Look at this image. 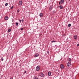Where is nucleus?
<instances>
[{
	"label": "nucleus",
	"mask_w": 79,
	"mask_h": 79,
	"mask_svg": "<svg viewBox=\"0 0 79 79\" xmlns=\"http://www.w3.org/2000/svg\"><path fill=\"white\" fill-rule=\"evenodd\" d=\"M39 76L41 77H44V74L42 73H39Z\"/></svg>",
	"instance_id": "f257e3e1"
},
{
	"label": "nucleus",
	"mask_w": 79,
	"mask_h": 79,
	"mask_svg": "<svg viewBox=\"0 0 79 79\" xmlns=\"http://www.w3.org/2000/svg\"><path fill=\"white\" fill-rule=\"evenodd\" d=\"M36 71H39V70L40 69V66H37L36 68Z\"/></svg>",
	"instance_id": "f03ea898"
},
{
	"label": "nucleus",
	"mask_w": 79,
	"mask_h": 79,
	"mask_svg": "<svg viewBox=\"0 0 79 79\" xmlns=\"http://www.w3.org/2000/svg\"><path fill=\"white\" fill-rule=\"evenodd\" d=\"M71 62H68L67 64V66L68 67H69V66H71Z\"/></svg>",
	"instance_id": "7ed1b4c3"
},
{
	"label": "nucleus",
	"mask_w": 79,
	"mask_h": 79,
	"mask_svg": "<svg viewBox=\"0 0 79 79\" xmlns=\"http://www.w3.org/2000/svg\"><path fill=\"white\" fill-rule=\"evenodd\" d=\"M22 4H23V2L22 1H20L19 2V5H20V6H21L22 5Z\"/></svg>",
	"instance_id": "20e7f679"
},
{
	"label": "nucleus",
	"mask_w": 79,
	"mask_h": 79,
	"mask_svg": "<svg viewBox=\"0 0 79 79\" xmlns=\"http://www.w3.org/2000/svg\"><path fill=\"white\" fill-rule=\"evenodd\" d=\"M39 56V54L38 53H37L35 55L34 57H35V58H36V57Z\"/></svg>",
	"instance_id": "39448f33"
},
{
	"label": "nucleus",
	"mask_w": 79,
	"mask_h": 79,
	"mask_svg": "<svg viewBox=\"0 0 79 79\" xmlns=\"http://www.w3.org/2000/svg\"><path fill=\"white\" fill-rule=\"evenodd\" d=\"M53 6H51L49 7V10L50 11H51L52 9H53Z\"/></svg>",
	"instance_id": "423d86ee"
},
{
	"label": "nucleus",
	"mask_w": 79,
	"mask_h": 79,
	"mask_svg": "<svg viewBox=\"0 0 79 79\" xmlns=\"http://www.w3.org/2000/svg\"><path fill=\"white\" fill-rule=\"evenodd\" d=\"M64 68V66H63V65L62 64L60 65V68H61V69H63Z\"/></svg>",
	"instance_id": "0eeeda50"
},
{
	"label": "nucleus",
	"mask_w": 79,
	"mask_h": 79,
	"mask_svg": "<svg viewBox=\"0 0 79 79\" xmlns=\"http://www.w3.org/2000/svg\"><path fill=\"white\" fill-rule=\"evenodd\" d=\"M77 39V35H75L74 36V39H75V40H76Z\"/></svg>",
	"instance_id": "6e6552de"
},
{
	"label": "nucleus",
	"mask_w": 79,
	"mask_h": 79,
	"mask_svg": "<svg viewBox=\"0 0 79 79\" xmlns=\"http://www.w3.org/2000/svg\"><path fill=\"white\" fill-rule=\"evenodd\" d=\"M40 17H41V18H42V17H43V14L42 13H41L40 14Z\"/></svg>",
	"instance_id": "1a4fd4ad"
},
{
	"label": "nucleus",
	"mask_w": 79,
	"mask_h": 79,
	"mask_svg": "<svg viewBox=\"0 0 79 79\" xmlns=\"http://www.w3.org/2000/svg\"><path fill=\"white\" fill-rule=\"evenodd\" d=\"M5 19L6 20V21H7V20H8V17L7 16H6L5 17Z\"/></svg>",
	"instance_id": "9d476101"
},
{
	"label": "nucleus",
	"mask_w": 79,
	"mask_h": 79,
	"mask_svg": "<svg viewBox=\"0 0 79 79\" xmlns=\"http://www.w3.org/2000/svg\"><path fill=\"white\" fill-rule=\"evenodd\" d=\"M48 76H51V72H49L48 73Z\"/></svg>",
	"instance_id": "9b49d317"
},
{
	"label": "nucleus",
	"mask_w": 79,
	"mask_h": 79,
	"mask_svg": "<svg viewBox=\"0 0 79 79\" xmlns=\"http://www.w3.org/2000/svg\"><path fill=\"white\" fill-rule=\"evenodd\" d=\"M33 78V79H40L39 78H37V76L34 77Z\"/></svg>",
	"instance_id": "f8f14e48"
},
{
	"label": "nucleus",
	"mask_w": 79,
	"mask_h": 79,
	"mask_svg": "<svg viewBox=\"0 0 79 79\" xmlns=\"http://www.w3.org/2000/svg\"><path fill=\"white\" fill-rule=\"evenodd\" d=\"M60 9H63V6L60 5Z\"/></svg>",
	"instance_id": "ddd939ff"
},
{
	"label": "nucleus",
	"mask_w": 79,
	"mask_h": 79,
	"mask_svg": "<svg viewBox=\"0 0 79 79\" xmlns=\"http://www.w3.org/2000/svg\"><path fill=\"white\" fill-rule=\"evenodd\" d=\"M68 60H69V62H70V63H71V61H72L71 59L70 58H69L68 59Z\"/></svg>",
	"instance_id": "4468645a"
},
{
	"label": "nucleus",
	"mask_w": 79,
	"mask_h": 79,
	"mask_svg": "<svg viewBox=\"0 0 79 79\" xmlns=\"http://www.w3.org/2000/svg\"><path fill=\"white\" fill-rule=\"evenodd\" d=\"M61 4H62V3H63V2H64V0H61Z\"/></svg>",
	"instance_id": "2eb2a0df"
},
{
	"label": "nucleus",
	"mask_w": 79,
	"mask_h": 79,
	"mask_svg": "<svg viewBox=\"0 0 79 79\" xmlns=\"http://www.w3.org/2000/svg\"><path fill=\"white\" fill-rule=\"evenodd\" d=\"M10 31H11V29H9L8 32H10Z\"/></svg>",
	"instance_id": "dca6fc26"
},
{
	"label": "nucleus",
	"mask_w": 79,
	"mask_h": 79,
	"mask_svg": "<svg viewBox=\"0 0 79 79\" xmlns=\"http://www.w3.org/2000/svg\"><path fill=\"white\" fill-rule=\"evenodd\" d=\"M8 3H6L5 4V6H8Z\"/></svg>",
	"instance_id": "f3484780"
},
{
	"label": "nucleus",
	"mask_w": 79,
	"mask_h": 79,
	"mask_svg": "<svg viewBox=\"0 0 79 79\" xmlns=\"http://www.w3.org/2000/svg\"><path fill=\"white\" fill-rule=\"evenodd\" d=\"M71 24H69L68 25V27H71Z\"/></svg>",
	"instance_id": "a211bd4d"
},
{
	"label": "nucleus",
	"mask_w": 79,
	"mask_h": 79,
	"mask_svg": "<svg viewBox=\"0 0 79 79\" xmlns=\"http://www.w3.org/2000/svg\"><path fill=\"white\" fill-rule=\"evenodd\" d=\"M16 26H18V23L16 22Z\"/></svg>",
	"instance_id": "6ab92c4d"
},
{
	"label": "nucleus",
	"mask_w": 79,
	"mask_h": 79,
	"mask_svg": "<svg viewBox=\"0 0 79 79\" xmlns=\"http://www.w3.org/2000/svg\"><path fill=\"white\" fill-rule=\"evenodd\" d=\"M52 13L53 14H55V10H53L52 12Z\"/></svg>",
	"instance_id": "aec40b11"
},
{
	"label": "nucleus",
	"mask_w": 79,
	"mask_h": 79,
	"mask_svg": "<svg viewBox=\"0 0 79 79\" xmlns=\"http://www.w3.org/2000/svg\"><path fill=\"white\" fill-rule=\"evenodd\" d=\"M53 42H56V41H52L51 42V43H53Z\"/></svg>",
	"instance_id": "412c9836"
},
{
	"label": "nucleus",
	"mask_w": 79,
	"mask_h": 79,
	"mask_svg": "<svg viewBox=\"0 0 79 79\" xmlns=\"http://www.w3.org/2000/svg\"><path fill=\"white\" fill-rule=\"evenodd\" d=\"M14 7V6H12L11 8H10V9H13V7Z\"/></svg>",
	"instance_id": "4be33fe9"
},
{
	"label": "nucleus",
	"mask_w": 79,
	"mask_h": 79,
	"mask_svg": "<svg viewBox=\"0 0 79 79\" xmlns=\"http://www.w3.org/2000/svg\"><path fill=\"white\" fill-rule=\"evenodd\" d=\"M19 21L20 23H21V20L20 19L19 20Z\"/></svg>",
	"instance_id": "5701e85b"
},
{
	"label": "nucleus",
	"mask_w": 79,
	"mask_h": 79,
	"mask_svg": "<svg viewBox=\"0 0 79 79\" xmlns=\"http://www.w3.org/2000/svg\"><path fill=\"white\" fill-rule=\"evenodd\" d=\"M47 53H48V54H49V51H47Z\"/></svg>",
	"instance_id": "b1692460"
},
{
	"label": "nucleus",
	"mask_w": 79,
	"mask_h": 79,
	"mask_svg": "<svg viewBox=\"0 0 79 79\" xmlns=\"http://www.w3.org/2000/svg\"><path fill=\"white\" fill-rule=\"evenodd\" d=\"M20 30H21V31H23V28H21L20 29Z\"/></svg>",
	"instance_id": "393cba45"
},
{
	"label": "nucleus",
	"mask_w": 79,
	"mask_h": 79,
	"mask_svg": "<svg viewBox=\"0 0 79 79\" xmlns=\"http://www.w3.org/2000/svg\"><path fill=\"white\" fill-rule=\"evenodd\" d=\"M18 12H19V9H18V10H17V11Z\"/></svg>",
	"instance_id": "a878e982"
},
{
	"label": "nucleus",
	"mask_w": 79,
	"mask_h": 79,
	"mask_svg": "<svg viewBox=\"0 0 79 79\" xmlns=\"http://www.w3.org/2000/svg\"><path fill=\"white\" fill-rule=\"evenodd\" d=\"M60 3H61V2L60 1L59 2V5H60Z\"/></svg>",
	"instance_id": "bb28decb"
},
{
	"label": "nucleus",
	"mask_w": 79,
	"mask_h": 79,
	"mask_svg": "<svg viewBox=\"0 0 79 79\" xmlns=\"http://www.w3.org/2000/svg\"><path fill=\"white\" fill-rule=\"evenodd\" d=\"M2 61H3V58L1 60Z\"/></svg>",
	"instance_id": "cd10ccee"
},
{
	"label": "nucleus",
	"mask_w": 79,
	"mask_h": 79,
	"mask_svg": "<svg viewBox=\"0 0 79 79\" xmlns=\"http://www.w3.org/2000/svg\"><path fill=\"white\" fill-rule=\"evenodd\" d=\"M78 46H79V44H78L77 45V46L78 47Z\"/></svg>",
	"instance_id": "c85d7f7f"
},
{
	"label": "nucleus",
	"mask_w": 79,
	"mask_h": 79,
	"mask_svg": "<svg viewBox=\"0 0 79 79\" xmlns=\"http://www.w3.org/2000/svg\"><path fill=\"white\" fill-rule=\"evenodd\" d=\"M25 73H26V71L24 72V73L25 74Z\"/></svg>",
	"instance_id": "c756f323"
},
{
	"label": "nucleus",
	"mask_w": 79,
	"mask_h": 79,
	"mask_svg": "<svg viewBox=\"0 0 79 79\" xmlns=\"http://www.w3.org/2000/svg\"><path fill=\"white\" fill-rule=\"evenodd\" d=\"M65 36H66V35H64L63 36L64 37H65Z\"/></svg>",
	"instance_id": "7c9ffc66"
},
{
	"label": "nucleus",
	"mask_w": 79,
	"mask_h": 79,
	"mask_svg": "<svg viewBox=\"0 0 79 79\" xmlns=\"http://www.w3.org/2000/svg\"><path fill=\"white\" fill-rule=\"evenodd\" d=\"M22 22H23V19H22Z\"/></svg>",
	"instance_id": "2f4dec72"
},
{
	"label": "nucleus",
	"mask_w": 79,
	"mask_h": 79,
	"mask_svg": "<svg viewBox=\"0 0 79 79\" xmlns=\"http://www.w3.org/2000/svg\"><path fill=\"white\" fill-rule=\"evenodd\" d=\"M17 14L19 13V12H17Z\"/></svg>",
	"instance_id": "473e14b6"
},
{
	"label": "nucleus",
	"mask_w": 79,
	"mask_h": 79,
	"mask_svg": "<svg viewBox=\"0 0 79 79\" xmlns=\"http://www.w3.org/2000/svg\"><path fill=\"white\" fill-rule=\"evenodd\" d=\"M67 40H68V37L67 38Z\"/></svg>",
	"instance_id": "72a5a7b5"
},
{
	"label": "nucleus",
	"mask_w": 79,
	"mask_h": 79,
	"mask_svg": "<svg viewBox=\"0 0 79 79\" xmlns=\"http://www.w3.org/2000/svg\"><path fill=\"white\" fill-rule=\"evenodd\" d=\"M10 79H13L12 78H10Z\"/></svg>",
	"instance_id": "f704fd0d"
},
{
	"label": "nucleus",
	"mask_w": 79,
	"mask_h": 79,
	"mask_svg": "<svg viewBox=\"0 0 79 79\" xmlns=\"http://www.w3.org/2000/svg\"><path fill=\"white\" fill-rule=\"evenodd\" d=\"M35 47V46H34V47Z\"/></svg>",
	"instance_id": "c9c22d12"
}]
</instances>
